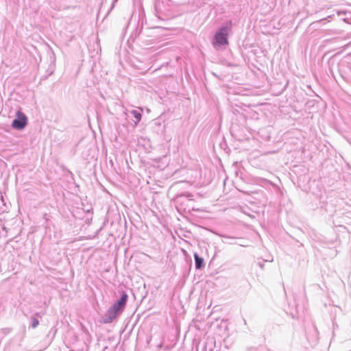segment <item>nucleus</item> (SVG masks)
I'll return each instance as SVG.
<instances>
[{"label": "nucleus", "mask_w": 351, "mask_h": 351, "mask_svg": "<svg viewBox=\"0 0 351 351\" xmlns=\"http://www.w3.org/2000/svg\"><path fill=\"white\" fill-rule=\"evenodd\" d=\"M128 300V295L124 291H121L120 298L114 302L102 316V322L111 324L119 317L124 311Z\"/></svg>", "instance_id": "f257e3e1"}, {"label": "nucleus", "mask_w": 351, "mask_h": 351, "mask_svg": "<svg viewBox=\"0 0 351 351\" xmlns=\"http://www.w3.org/2000/svg\"><path fill=\"white\" fill-rule=\"evenodd\" d=\"M232 21L228 20L223 22L216 30L212 39V45L215 49L219 50L228 45V37L232 32Z\"/></svg>", "instance_id": "f03ea898"}, {"label": "nucleus", "mask_w": 351, "mask_h": 351, "mask_svg": "<svg viewBox=\"0 0 351 351\" xmlns=\"http://www.w3.org/2000/svg\"><path fill=\"white\" fill-rule=\"evenodd\" d=\"M27 117L22 112L18 111L16 114V118L12 121V128L18 130H23L27 125Z\"/></svg>", "instance_id": "7ed1b4c3"}, {"label": "nucleus", "mask_w": 351, "mask_h": 351, "mask_svg": "<svg viewBox=\"0 0 351 351\" xmlns=\"http://www.w3.org/2000/svg\"><path fill=\"white\" fill-rule=\"evenodd\" d=\"M195 267L196 269H202L205 267L204 260L202 257L199 256L197 252L194 254Z\"/></svg>", "instance_id": "20e7f679"}, {"label": "nucleus", "mask_w": 351, "mask_h": 351, "mask_svg": "<svg viewBox=\"0 0 351 351\" xmlns=\"http://www.w3.org/2000/svg\"><path fill=\"white\" fill-rule=\"evenodd\" d=\"M132 117L135 119L134 123L136 125L142 118V114L140 111L136 110H132L130 112Z\"/></svg>", "instance_id": "39448f33"}, {"label": "nucleus", "mask_w": 351, "mask_h": 351, "mask_svg": "<svg viewBox=\"0 0 351 351\" xmlns=\"http://www.w3.org/2000/svg\"><path fill=\"white\" fill-rule=\"evenodd\" d=\"M337 16L340 17V19L346 22L348 20V16H351V13L346 11H338L337 12Z\"/></svg>", "instance_id": "423d86ee"}, {"label": "nucleus", "mask_w": 351, "mask_h": 351, "mask_svg": "<svg viewBox=\"0 0 351 351\" xmlns=\"http://www.w3.org/2000/svg\"><path fill=\"white\" fill-rule=\"evenodd\" d=\"M39 324V321L37 318L34 317H32L30 319V325L33 328H35L37 327V326Z\"/></svg>", "instance_id": "0eeeda50"}, {"label": "nucleus", "mask_w": 351, "mask_h": 351, "mask_svg": "<svg viewBox=\"0 0 351 351\" xmlns=\"http://www.w3.org/2000/svg\"><path fill=\"white\" fill-rule=\"evenodd\" d=\"M184 196H185V197H192L193 195L191 193H187L186 195H181L180 197H182Z\"/></svg>", "instance_id": "6e6552de"}, {"label": "nucleus", "mask_w": 351, "mask_h": 351, "mask_svg": "<svg viewBox=\"0 0 351 351\" xmlns=\"http://www.w3.org/2000/svg\"><path fill=\"white\" fill-rule=\"evenodd\" d=\"M202 351H207L206 345V346H204V348H203Z\"/></svg>", "instance_id": "1a4fd4ad"}, {"label": "nucleus", "mask_w": 351, "mask_h": 351, "mask_svg": "<svg viewBox=\"0 0 351 351\" xmlns=\"http://www.w3.org/2000/svg\"><path fill=\"white\" fill-rule=\"evenodd\" d=\"M326 19H321L319 21L321 22V21H325Z\"/></svg>", "instance_id": "9d476101"}, {"label": "nucleus", "mask_w": 351, "mask_h": 351, "mask_svg": "<svg viewBox=\"0 0 351 351\" xmlns=\"http://www.w3.org/2000/svg\"><path fill=\"white\" fill-rule=\"evenodd\" d=\"M330 18H331V16H328L327 17V19H330Z\"/></svg>", "instance_id": "9b49d317"}, {"label": "nucleus", "mask_w": 351, "mask_h": 351, "mask_svg": "<svg viewBox=\"0 0 351 351\" xmlns=\"http://www.w3.org/2000/svg\"><path fill=\"white\" fill-rule=\"evenodd\" d=\"M210 351H213V350H212V349H210Z\"/></svg>", "instance_id": "f8f14e48"}]
</instances>
